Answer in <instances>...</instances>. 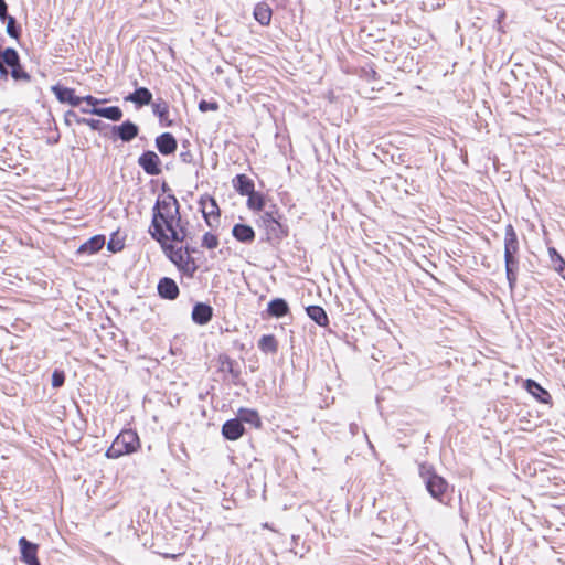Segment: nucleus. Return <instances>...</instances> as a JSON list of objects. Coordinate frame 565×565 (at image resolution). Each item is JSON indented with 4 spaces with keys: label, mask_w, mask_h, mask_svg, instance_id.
Masks as SVG:
<instances>
[{
    "label": "nucleus",
    "mask_w": 565,
    "mask_h": 565,
    "mask_svg": "<svg viewBox=\"0 0 565 565\" xmlns=\"http://www.w3.org/2000/svg\"><path fill=\"white\" fill-rule=\"evenodd\" d=\"M52 92L60 103L68 104L72 107H78L82 104V99L75 95V90L73 88L57 84L52 86Z\"/></svg>",
    "instance_id": "11"
},
{
    "label": "nucleus",
    "mask_w": 565,
    "mask_h": 565,
    "mask_svg": "<svg viewBox=\"0 0 565 565\" xmlns=\"http://www.w3.org/2000/svg\"><path fill=\"white\" fill-rule=\"evenodd\" d=\"M289 310V305L284 298H275L267 305V313L274 318L285 317Z\"/></svg>",
    "instance_id": "24"
},
{
    "label": "nucleus",
    "mask_w": 565,
    "mask_h": 565,
    "mask_svg": "<svg viewBox=\"0 0 565 565\" xmlns=\"http://www.w3.org/2000/svg\"><path fill=\"white\" fill-rule=\"evenodd\" d=\"M401 513L406 514V509L401 507L399 511L397 512V514L399 515Z\"/></svg>",
    "instance_id": "51"
},
{
    "label": "nucleus",
    "mask_w": 565,
    "mask_h": 565,
    "mask_svg": "<svg viewBox=\"0 0 565 565\" xmlns=\"http://www.w3.org/2000/svg\"><path fill=\"white\" fill-rule=\"evenodd\" d=\"M217 361L220 364V370L222 372H227L231 375L232 382L235 385L241 384L242 372L238 363L232 358H230L227 354H220Z\"/></svg>",
    "instance_id": "10"
},
{
    "label": "nucleus",
    "mask_w": 565,
    "mask_h": 565,
    "mask_svg": "<svg viewBox=\"0 0 565 565\" xmlns=\"http://www.w3.org/2000/svg\"><path fill=\"white\" fill-rule=\"evenodd\" d=\"M200 204L202 206V214L209 226H212L211 217H220V207L214 198H201Z\"/></svg>",
    "instance_id": "18"
},
{
    "label": "nucleus",
    "mask_w": 565,
    "mask_h": 565,
    "mask_svg": "<svg viewBox=\"0 0 565 565\" xmlns=\"http://www.w3.org/2000/svg\"><path fill=\"white\" fill-rule=\"evenodd\" d=\"M148 232L158 243L164 241L182 243L188 239L189 233L182 221L180 204L174 194L158 196L152 207V218Z\"/></svg>",
    "instance_id": "1"
},
{
    "label": "nucleus",
    "mask_w": 565,
    "mask_h": 565,
    "mask_svg": "<svg viewBox=\"0 0 565 565\" xmlns=\"http://www.w3.org/2000/svg\"><path fill=\"white\" fill-rule=\"evenodd\" d=\"M90 109H92V107H90V108H88V107H82V108H81V111H82V113H84V114H90V111H89Z\"/></svg>",
    "instance_id": "50"
},
{
    "label": "nucleus",
    "mask_w": 565,
    "mask_h": 565,
    "mask_svg": "<svg viewBox=\"0 0 565 565\" xmlns=\"http://www.w3.org/2000/svg\"><path fill=\"white\" fill-rule=\"evenodd\" d=\"M236 418L241 419L242 425H244V423H246V424L254 426L255 428L262 427V419L259 417L258 412L255 409L242 407L238 409Z\"/></svg>",
    "instance_id": "28"
},
{
    "label": "nucleus",
    "mask_w": 565,
    "mask_h": 565,
    "mask_svg": "<svg viewBox=\"0 0 565 565\" xmlns=\"http://www.w3.org/2000/svg\"><path fill=\"white\" fill-rule=\"evenodd\" d=\"M114 138H118L124 142H130L139 134V127L131 120H125L120 125L111 126Z\"/></svg>",
    "instance_id": "7"
},
{
    "label": "nucleus",
    "mask_w": 565,
    "mask_h": 565,
    "mask_svg": "<svg viewBox=\"0 0 565 565\" xmlns=\"http://www.w3.org/2000/svg\"><path fill=\"white\" fill-rule=\"evenodd\" d=\"M350 433L352 436H355L359 433V425L355 423H351L349 426Z\"/></svg>",
    "instance_id": "45"
},
{
    "label": "nucleus",
    "mask_w": 565,
    "mask_h": 565,
    "mask_svg": "<svg viewBox=\"0 0 565 565\" xmlns=\"http://www.w3.org/2000/svg\"><path fill=\"white\" fill-rule=\"evenodd\" d=\"M186 149H190V141L189 140H183L182 141V150H186Z\"/></svg>",
    "instance_id": "48"
},
{
    "label": "nucleus",
    "mask_w": 565,
    "mask_h": 565,
    "mask_svg": "<svg viewBox=\"0 0 565 565\" xmlns=\"http://www.w3.org/2000/svg\"><path fill=\"white\" fill-rule=\"evenodd\" d=\"M245 433V427L242 425L241 419L232 418L226 420L222 426V435L226 440H237Z\"/></svg>",
    "instance_id": "14"
},
{
    "label": "nucleus",
    "mask_w": 565,
    "mask_h": 565,
    "mask_svg": "<svg viewBox=\"0 0 565 565\" xmlns=\"http://www.w3.org/2000/svg\"><path fill=\"white\" fill-rule=\"evenodd\" d=\"M278 218V211L275 205L273 206V211H266L262 215V223L266 230L268 241H281L288 235L287 226L282 225Z\"/></svg>",
    "instance_id": "3"
},
{
    "label": "nucleus",
    "mask_w": 565,
    "mask_h": 565,
    "mask_svg": "<svg viewBox=\"0 0 565 565\" xmlns=\"http://www.w3.org/2000/svg\"><path fill=\"white\" fill-rule=\"evenodd\" d=\"M548 253H550V257H551V262L553 263V258H557V256H561L555 248H550L548 249Z\"/></svg>",
    "instance_id": "46"
},
{
    "label": "nucleus",
    "mask_w": 565,
    "mask_h": 565,
    "mask_svg": "<svg viewBox=\"0 0 565 565\" xmlns=\"http://www.w3.org/2000/svg\"><path fill=\"white\" fill-rule=\"evenodd\" d=\"M198 265L193 257H186L184 264L180 267L179 271L185 275L189 278H193L194 274L198 270Z\"/></svg>",
    "instance_id": "33"
},
{
    "label": "nucleus",
    "mask_w": 565,
    "mask_h": 565,
    "mask_svg": "<svg viewBox=\"0 0 565 565\" xmlns=\"http://www.w3.org/2000/svg\"><path fill=\"white\" fill-rule=\"evenodd\" d=\"M21 559L26 565H41L38 558V545L30 542L24 536L19 540Z\"/></svg>",
    "instance_id": "9"
},
{
    "label": "nucleus",
    "mask_w": 565,
    "mask_h": 565,
    "mask_svg": "<svg viewBox=\"0 0 565 565\" xmlns=\"http://www.w3.org/2000/svg\"><path fill=\"white\" fill-rule=\"evenodd\" d=\"M7 64L4 62V55H2V57L0 58V76L1 77H7L8 74H9V71L7 68Z\"/></svg>",
    "instance_id": "43"
},
{
    "label": "nucleus",
    "mask_w": 565,
    "mask_h": 565,
    "mask_svg": "<svg viewBox=\"0 0 565 565\" xmlns=\"http://www.w3.org/2000/svg\"><path fill=\"white\" fill-rule=\"evenodd\" d=\"M4 62L11 68V76L15 81H31V75L21 65L19 53L13 47L4 49Z\"/></svg>",
    "instance_id": "5"
},
{
    "label": "nucleus",
    "mask_w": 565,
    "mask_h": 565,
    "mask_svg": "<svg viewBox=\"0 0 565 565\" xmlns=\"http://www.w3.org/2000/svg\"><path fill=\"white\" fill-rule=\"evenodd\" d=\"M85 119L84 117H79L74 110H67L64 115V120L67 126H71L72 121L78 124V120Z\"/></svg>",
    "instance_id": "39"
},
{
    "label": "nucleus",
    "mask_w": 565,
    "mask_h": 565,
    "mask_svg": "<svg viewBox=\"0 0 565 565\" xmlns=\"http://www.w3.org/2000/svg\"><path fill=\"white\" fill-rule=\"evenodd\" d=\"M105 245V236L103 235H95L87 239L85 243H83L79 247L77 253L78 254H95L99 252Z\"/></svg>",
    "instance_id": "23"
},
{
    "label": "nucleus",
    "mask_w": 565,
    "mask_h": 565,
    "mask_svg": "<svg viewBox=\"0 0 565 565\" xmlns=\"http://www.w3.org/2000/svg\"><path fill=\"white\" fill-rule=\"evenodd\" d=\"M8 17V4L4 0H0V20L4 22Z\"/></svg>",
    "instance_id": "42"
},
{
    "label": "nucleus",
    "mask_w": 565,
    "mask_h": 565,
    "mask_svg": "<svg viewBox=\"0 0 565 565\" xmlns=\"http://www.w3.org/2000/svg\"><path fill=\"white\" fill-rule=\"evenodd\" d=\"M504 265L509 287L511 290H513L516 286L518 273L520 267L518 256H504Z\"/></svg>",
    "instance_id": "21"
},
{
    "label": "nucleus",
    "mask_w": 565,
    "mask_h": 565,
    "mask_svg": "<svg viewBox=\"0 0 565 565\" xmlns=\"http://www.w3.org/2000/svg\"><path fill=\"white\" fill-rule=\"evenodd\" d=\"M79 99H82V103H86L87 106H90L92 108L94 107H97L98 104L100 103H105L106 99H97L96 97L92 96V95H86L84 97H79Z\"/></svg>",
    "instance_id": "40"
},
{
    "label": "nucleus",
    "mask_w": 565,
    "mask_h": 565,
    "mask_svg": "<svg viewBox=\"0 0 565 565\" xmlns=\"http://www.w3.org/2000/svg\"><path fill=\"white\" fill-rule=\"evenodd\" d=\"M553 266L555 270L562 276L565 280V260L562 256H557V258H553Z\"/></svg>",
    "instance_id": "37"
},
{
    "label": "nucleus",
    "mask_w": 565,
    "mask_h": 565,
    "mask_svg": "<svg viewBox=\"0 0 565 565\" xmlns=\"http://www.w3.org/2000/svg\"><path fill=\"white\" fill-rule=\"evenodd\" d=\"M140 448L138 434L132 429H125L114 439L105 456L109 459H118L125 455L136 452Z\"/></svg>",
    "instance_id": "2"
},
{
    "label": "nucleus",
    "mask_w": 565,
    "mask_h": 565,
    "mask_svg": "<svg viewBox=\"0 0 565 565\" xmlns=\"http://www.w3.org/2000/svg\"><path fill=\"white\" fill-rule=\"evenodd\" d=\"M180 554H164V558L177 559Z\"/></svg>",
    "instance_id": "47"
},
{
    "label": "nucleus",
    "mask_w": 565,
    "mask_h": 565,
    "mask_svg": "<svg viewBox=\"0 0 565 565\" xmlns=\"http://www.w3.org/2000/svg\"><path fill=\"white\" fill-rule=\"evenodd\" d=\"M524 387L526 391L541 403H548L551 399L550 393L541 386L536 381L527 379Z\"/></svg>",
    "instance_id": "25"
},
{
    "label": "nucleus",
    "mask_w": 565,
    "mask_h": 565,
    "mask_svg": "<svg viewBox=\"0 0 565 565\" xmlns=\"http://www.w3.org/2000/svg\"><path fill=\"white\" fill-rule=\"evenodd\" d=\"M202 246L207 249H214L218 246V238L216 235L207 232L203 235Z\"/></svg>",
    "instance_id": "34"
},
{
    "label": "nucleus",
    "mask_w": 565,
    "mask_h": 565,
    "mask_svg": "<svg viewBox=\"0 0 565 565\" xmlns=\"http://www.w3.org/2000/svg\"><path fill=\"white\" fill-rule=\"evenodd\" d=\"M199 109L203 113L209 111V110H217L218 105L215 102H207V100L202 99L199 103Z\"/></svg>",
    "instance_id": "38"
},
{
    "label": "nucleus",
    "mask_w": 565,
    "mask_h": 565,
    "mask_svg": "<svg viewBox=\"0 0 565 565\" xmlns=\"http://www.w3.org/2000/svg\"><path fill=\"white\" fill-rule=\"evenodd\" d=\"M191 317L196 324L204 326L211 321L213 308L205 302H196L193 306Z\"/></svg>",
    "instance_id": "15"
},
{
    "label": "nucleus",
    "mask_w": 565,
    "mask_h": 565,
    "mask_svg": "<svg viewBox=\"0 0 565 565\" xmlns=\"http://www.w3.org/2000/svg\"><path fill=\"white\" fill-rule=\"evenodd\" d=\"M171 241H164L159 243L166 256L173 263L178 269L184 264L186 256L183 253V248H174L170 243Z\"/></svg>",
    "instance_id": "16"
},
{
    "label": "nucleus",
    "mask_w": 565,
    "mask_h": 565,
    "mask_svg": "<svg viewBox=\"0 0 565 565\" xmlns=\"http://www.w3.org/2000/svg\"><path fill=\"white\" fill-rule=\"evenodd\" d=\"M273 11L265 2H259L254 9V18L262 25H268L271 21Z\"/></svg>",
    "instance_id": "29"
},
{
    "label": "nucleus",
    "mask_w": 565,
    "mask_h": 565,
    "mask_svg": "<svg viewBox=\"0 0 565 565\" xmlns=\"http://www.w3.org/2000/svg\"><path fill=\"white\" fill-rule=\"evenodd\" d=\"M306 312L308 317L315 321L319 327H328L329 326V317L326 310L321 306L311 305L306 308Z\"/></svg>",
    "instance_id": "27"
},
{
    "label": "nucleus",
    "mask_w": 565,
    "mask_h": 565,
    "mask_svg": "<svg viewBox=\"0 0 565 565\" xmlns=\"http://www.w3.org/2000/svg\"><path fill=\"white\" fill-rule=\"evenodd\" d=\"M138 164L148 175H159L161 173V160L152 150H146L138 158Z\"/></svg>",
    "instance_id": "6"
},
{
    "label": "nucleus",
    "mask_w": 565,
    "mask_h": 565,
    "mask_svg": "<svg viewBox=\"0 0 565 565\" xmlns=\"http://www.w3.org/2000/svg\"><path fill=\"white\" fill-rule=\"evenodd\" d=\"M154 143L162 156L173 154L178 148V141L171 132H162L156 138Z\"/></svg>",
    "instance_id": "13"
},
{
    "label": "nucleus",
    "mask_w": 565,
    "mask_h": 565,
    "mask_svg": "<svg viewBox=\"0 0 565 565\" xmlns=\"http://www.w3.org/2000/svg\"><path fill=\"white\" fill-rule=\"evenodd\" d=\"M78 124L79 125H87L89 126L93 130H98L100 131L104 127H106L107 125L105 122H103L102 120L99 119H92V118H85L83 120H78Z\"/></svg>",
    "instance_id": "35"
},
{
    "label": "nucleus",
    "mask_w": 565,
    "mask_h": 565,
    "mask_svg": "<svg viewBox=\"0 0 565 565\" xmlns=\"http://www.w3.org/2000/svg\"><path fill=\"white\" fill-rule=\"evenodd\" d=\"M89 111L92 115H96L113 121H119L122 118V110L118 106L94 107Z\"/></svg>",
    "instance_id": "26"
},
{
    "label": "nucleus",
    "mask_w": 565,
    "mask_h": 565,
    "mask_svg": "<svg viewBox=\"0 0 565 565\" xmlns=\"http://www.w3.org/2000/svg\"><path fill=\"white\" fill-rule=\"evenodd\" d=\"M157 290L158 295L166 300H175L180 295L179 286L169 277H163L159 280Z\"/></svg>",
    "instance_id": "12"
},
{
    "label": "nucleus",
    "mask_w": 565,
    "mask_h": 565,
    "mask_svg": "<svg viewBox=\"0 0 565 565\" xmlns=\"http://www.w3.org/2000/svg\"><path fill=\"white\" fill-rule=\"evenodd\" d=\"M182 248H183V253L185 254L186 257H192V254L196 253V248L190 246L189 244H186Z\"/></svg>",
    "instance_id": "44"
},
{
    "label": "nucleus",
    "mask_w": 565,
    "mask_h": 565,
    "mask_svg": "<svg viewBox=\"0 0 565 565\" xmlns=\"http://www.w3.org/2000/svg\"><path fill=\"white\" fill-rule=\"evenodd\" d=\"M519 241L514 227L511 224L505 226L504 233V256H518Z\"/></svg>",
    "instance_id": "19"
},
{
    "label": "nucleus",
    "mask_w": 565,
    "mask_h": 565,
    "mask_svg": "<svg viewBox=\"0 0 565 565\" xmlns=\"http://www.w3.org/2000/svg\"><path fill=\"white\" fill-rule=\"evenodd\" d=\"M233 237L244 244H250L255 239V231L248 224L237 223L232 228Z\"/></svg>",
    "instance_id": "20"
},
{
    "label": "nucleus",
    "mask_w": 565,
    "mask_h": 565,
    "mask_svg": "<svg viewBox=\"0 0 565 565\" xmlns=\"http://www.w3.org/2000/svg\"><path fill=\"white\" fill-rule=\"evenodd\" d=\"M150 105L152 113L158 117L161 127L174 126V120L170 118L169 104L163 98H157Z\"/></svg>",
    "instance_id": "8"
},
{
    "label": "nucleus",
    "mask_w": 565,
    "mask_h": 565,
    "mask_svg": "<svg viewBox=\"0 0 565 565\" xmlns=\"http://www.w3.org/2000/svg\"><path fill=\"white\" fill-rule=\"evenodd\" d=\"M65 382V373L62 370H54L52 374V386L54 388H58L64 385Z\"/></svg>",
    "instance_id": "36"
},
{
    "label": "nucleus",
    "mask_w": 565,
    "mask_h": 565,
    "mask_svg": "<svg viewBox=\"0 0 565 565\" xmlns=\"http://www.w3.org/2000/svg\"><path fill=\"white\" fill-rule=\"evenodd\" d=\"M179 157H180V160L184 163H193L194 162V156L190 149L181 150Z\"/></svg>",
    "instance_id": "41"
},
{
    "label": "nucleus",
    "mask_w": 565,
    "mask_h": 565,
    "mask_svg": "<svg viewBox=\"0 0 565 565\" xmlns=\"http://www.w3.org/2000/svg\"><path fill=\"white\" fill-rule=\"evenodd\" d=\"M125 100L134 103L137 108H141L152 103V93L147 87H138L127 95Z\"/></svg>",
    "instance_id": "17"
},
{
    "label": "nucleus",
    "mask_w": 565,
    "mask_h": 565,
    "mask_svg": "<svg viewBox=\"0 0 565 565\" xmlns=\"http://www.w3.org/2000/svg\"><path fill=\"white\" fill-rule=\"evenodd\" d=\"M232 184L235 191L243 196L248 195L255 190L254 181L243 173L236 174L232 180Z\"/></svg>",
    "instance_id": "22"
},
{
    "label": "nucleus",
    "mask_w": 565,
    "mask_h": 565,
    "mask_svg": "<svg viewBox=\"0 0 565 565\" xmlns=\"http://www.w3.org/2000/svg\"><path fill=\"white\" fill-rule=\"evenodd\" d=\"M258 349L266 354H275L278 351V341L274 334H264L258 340Z\"/></svg>",
    "instance_id": "30"
},
{
    "label": "nucleus",
    "mask_w": 565,
    "mask_h": 565,
    "mask_svg": "<svg viewBox=\"0 0 565 565\" xmlns=\"http://www.w3.org/2000/svg\"><path fill=\"white\" fill-rule=\"evenodd\" d=\"M4 22H7V34L12 39L18 40L21 36L22 30L21 25L17 22L15 18L9 15L8 18H6Z\"/></svg>",
    "instance_id": "32"
},
{
    "label": "nucleus",
    "mask_w": 565,
    "mask_h": 565,
    "mask_svg": "<svg viewBox=\"0 0 565 565\" xmlns=\"http://www.w3.org/2000/svg\"><path fill=\"white\" fill-rule=\"evenodd\" d=\"M108 249L111 250V252H116L117 250V248H115V244H113V242L108 243Z\"/></svg>",
    "instance_id": "49"
},
{
    "label": "nucleus",
    "mask_w": 565,
    "mask_h": 565,
    "mask_svg": "<svg viewBox=\"0 0 565 565\" xmlns=\"http://www.w3.org/2000/svg\"><path fill=\"white\" fill-rule=\"evenodd\" d=\"M247 196V206L253 211H263L265 207V196L260 192H256L255 190L249 193Z\"/></svg>",
    "instance_id": "31"
},
{
    "label": "nucleus",
    "mask_w": 565,
    "mask_h": 565,
    "mask_svg": "<svg viewBox=\"0 0 565 565\" xmlns=\"http://www.w3.org/2000/svg\"><path fill=\"white\" fill-rule=\"evenodd\" d=\"M419 473L430 495L434 499L441 501V498L448 487L446 480L424 465L419 467Z\"/></svg>",
    "instance_id": "4"
}]
</instances>
